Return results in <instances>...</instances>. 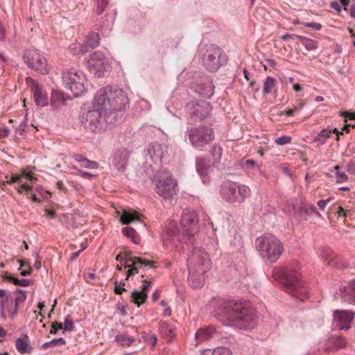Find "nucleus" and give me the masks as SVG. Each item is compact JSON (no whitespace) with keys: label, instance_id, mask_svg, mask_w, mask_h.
Instances as JSON below:
<instances>
[{"label":"nucleus","instance_id":"1","mask_svg":"<svg viewBox=\"0 0 355 355\" xmlns=\"http://www.w3.org/2000/svg\"><path fill=\"white\" fill-rule=\"evenodd\" d=\"M214 315L224 325L250 329L256 324L255 310L235 300H218Z\"/></svg>","mask_w":355,"mask_h":355},{"label":"nucleus","instance_id":"2","mask_svg":"<svg viewBox=\"0 0 355 355\" xmlns=\"http://www.w3.org/2000/svg\"><path fill=\"white\" fill-rule=\"evenodd\" d=\"M211 268L208 253L202 247H194L188 259L189 282L193 288H201L205 284V274Z\"/></svg>","mask_w":355,"mask_h":355},{"label":"nucleus","instance_id":"3","mask_svg":"<svg viewBox=\"0 0 355 355\" xmlns=\"http://www.w3.org/2000/svg\"><path fill=\"white\" fill-rule=\"evenodd\" d=\"M96 103L103 105L107 112L121 111L129 103V99L124 91L117 87L107 86L99 89L96 95Z\"/></svg>","mask_w":355,"mask_h":355},{"label":"nucleus","instance_id":"4","mask_svg":"<svg viewBox=\"0 0 355 355\" xmlns=\"http://www.w3.org/2000/svg\"><path fill=\"white\" fill-rule=\"evenodd\" d=\"M106 109H104L103 105L96 103V96H94L92 105L88 107L85 106L82 108L80 115V121L83 123L85 128L92 132H101L106 125L105 116Z\"/></svg>","mask_w":355,"mask_h":355},{"label":"nucleus","instance_id":"5","mask_svg":"<svg viewBox=\"0 0 355 355\" xmlns=\"http://www.w3.org/2000/svg\"><path fill=\"white\" fill-rule=\"evenodd\" d=\"M198 218L194 211L184 210L182 215L180 228L173 222L170 223L168 233L182 243H187L198 231Z\"/></svg>","mask_w":355,"mask_h":355},{"label":"nucleus","instance_id":"6","mask_svg":"<svg viewBox=\"0 0 355 355\" xmlns=\"http://www.w3.org/2000/svg\"><path fill=\"white\" fill-rule=\"evenodd\" d=\"M255 245L261 257L270 263L277 261L284 251V245L280 240L271 234H264L258 237Z\"/></svg>","mask_w":355,"mask_h":355},{"label":"nucleus","instance_id":"7","mask_svg":"<svg viewBox=\"0 0 355 355\" xmlns=\"http://www.w3.org/2000/svg\"><path fill=\"white\" fill-rule=\"evenodd\" d=\"M62 80L65 87L73 94L75 97L83 94L89 87L84 73L74 68L62 73Z\"/></svg>","mask_w":355,"mask_h":355},{"label":"nucleus","instance_id":"8","mask_svg":"<svg viewBox=\"0 0 355 355\" xmlns=\"http://www.w3.org/2000/svg\"><path fill=\"white\" fill-rule=\"evenodd\" d=\"M250 195V188L244 184L226 181L220 186L221 198L228 203H241Z\"/></svg>","mask_w":355,"mask_h":355},{"label":"nucleus","instance_id":"9","mask_svg":"<svg viewBox=\"0 0 355 355\" xmlns=\"http://www.w3.org/2000/svg\"><path fill=\"white\" fill-rule=\"evenodd\" d=\"M157 193L165 200L172 199L178 192V184L165 169L158 171L154 178Z\"/></svg>","mask_w":355,"mask_h":355},{"label":"nucleus","instance_id":"10","mask_svg":"<svg viewBox=\"0 0 355 355\" xmlns=\"http://www.w3.org/2000/svg\"><path fill=\"white\" fill-rule=\"evenodd\" d=\"M284 275V284L288 291L300 300H304L306 294V288L304 283L300 281V275L293 270H279Z\"/></svg>","mask_w":355,"mask_h":355},{"label":"nucleus","instance_id":"11","mask_svg":"<svg viewBox=\"0 0 355 355\" xmlns=\"http://www.w3.org/2000/svg\"><path fill=\"white\" fill-rule=\"evenodd\" d=\"M187 134L191 144L195 147H202L214 140L213 130L208 126L189 128Z\"/></svg>","mask_w":355,"mask_h":355},{"label":"nucleus","instance_id":"12","mask_svg":"<svg viewBox=\"0 0 355 355\" xmlns=\"http://www.w3.org/2000/svg\"><path fill=\"white\" fill-rule=\"evenodd\" d=\"M23 59L26 64L30 69L42 74L49 72L46 60L38 50H26L23 55Z\"/></svg>","mask_w":355,"mask_h":355},{"label":"nucleus","instance_id":"13","mask_svg":"<svg viewBox=\"0 0 355 355\" xmlns=\"http://www.w3.org/2000/svg\"><path fill=\"white\" fill-rule=\"evenodd\" d=\"M226 62V55L220 48L214 45L209 47L203 59L204 65L209 71H216Z\"/></svg>","mask_w":355,"mask_h":355},{"label":"nucleus","instance_id":"14","mask_svg":"<svg viewBox=\"0 0 355 355\" xmlns=\"http://www.w3.org/2000/svg\"><path fill=\"white\" fill-rule=\"evenodd\" d=\"M85 64L88 70L98 78L103 76L109 67L107 59L100 51H96L92 54L89 58L85 61Z\"/></svg>","mask_w":355,"mask_h":355},{"label":"nucleus","instance_id":"15","mask_svg":"<svg viewBox=\"0 0 355 355\" xmlns=\"http://www.w3.org/2000/svg\"><path fill=\"white\" fill-rule=\"evenodd\" d=\"M187 110L191 115H193L200 120L207 117L212 110L211 104L205 101H191L187 105Z\"/></svg>","mask_w":355,"mask_h":355},{"label":"nucleus","instance_id":"16","mask_svg":"<svg viewBox=\"0 0 355 355\" xmlns=\"http://www.w3.org/2000/svg\"><path fill=\"white\" fill-rule=\"evenodd\" d=\"M354 317L352 311L336 310L334 312V324L339 330L349 329Z\"/></svg>","mask_w":355,"mask_h":355},{"label":"nucleus","instance_id":"17","mask_svg":"<svg viewBox=\"0 0 355 355\" xmlns=\"http://www.w3.org/2000/svg\"><path fill=\"white\" fill-rule=\"evenodd\" d=\"M334 297L336 300L355 304V279L351 281L347 286L340 287Z\"/></svg>","mask_w":355,"mask_h":355},{"label":"nucleus","instance_id":"18","mask_svg":"<svg viewBox=\"0 0 355 355\" xmlns=\"http://www.w3.org/2000/svg\"><path fill=\"white\" fill-rule=\"evenodd\" d=\"M167 146L164 144L153 142L146 148V155L155 163L161 162L166 153Z\"/></svg>","mask_w":355,"mask_h":355},{"label":"nucleus","instance_id":"19","mask_svg":"<svg viewBox=\"0 0 355 355\" xmlns=\"http://www.w3.org/2000/svg\"><path fill=\"white\" fill-rule=\"evenodd\" d=\"M31 90L33 94L35 103L37 105L42 107L48 105V95L42 86H41L38 83L33 81L31 85Z\"/></svg>","mask_w":355,"mask_h":355},{"label":"nucleus","instance_id":"20","mask_svg":"<svg viewBox=\"0 0 355 355\" xmlns=\"http://www.w3.org/2000/svg\"><path fill=\"white\" fill-rule=\"evenodd\" d=\"M144 282L145 284L143 285L141 291L135 290L131 293V302L137 304V306H139L146 300L148 297L146 291L151 285V282L144 280Z\"/></svg>","mask_w":355,"mask_h":355},{"label":"nucleus","instance_id":"21","mask_svg":"<svg viewBox=\"0 0 355 355\" xmlns=\"http://www.w3.org/2000/svg\"><path fill=\"white\" fill-rule=\"evenodd\" d=\"M217 333L216 329L213 326L202 327L196 332L195 340L198 344L203 343L213 338Z\"/></svg>","mask_w":355,"mask_h":355},{"label":"nucleus","instance_id":"22","mask_svg":"<svg viewBox=\"0 0 355 355\" xmlns=\"http://www.w3.org/2000/svg\"><path fill=\"white\" fill-rule=\"evenodd\" d=\"M124 268H127L132 265H141V266H150L153 267V262L145 259L132 256L131 252H127L124 254Z\"/></svg>","mask_w":355,"mask_h":355},{"label":"nucleus","instance_id":"23","mask_svg":"<svg viewBox=\"0 0 355 355\" xmlns=\"http://www.w3.org/2000/svg\"><path fill=\"white\" fill-rule=\"evenodd\" d=\"M130 155V152L125 148L119 149L113 155V163L119 169H124Z\"/></svg>","mask_w":355,"mask_h":355},{"label":"nucleus","instance_id":"24","mask_svg":"<svg viewBox=\"0 0 355 355\" xmlns=\"http://www.w3.org/2000/svg\"><path fill=\"white\" fill-rule=\"evenodd\" d=\"M332 133H336V139L338 140L340 135L343 134V131H338L336 128L322 129L318 135L313 137V141L318 142L320 145H323Z\"/></svg>","mask_w":355,"mask_h":355},{"label":"nucleus","instance_id":"25","mask_svg":"<svg viewBox=\"0 0 355 355\" xmlns=\"http://www.w3.org/2000/svg\"><path fill=\"white\" fill-rule=\"evenodd\" d=\"M196 167L198 173L201 176L204 183L209 181L207 175L209 174V166L203 157H197L196 161Z\"/></svg>","mask_w":355,"mask_h":355},{"label":"nucleus","instance_id":"26","mask_svg":"<svg viewBox=\"0 0 355 355\" xmlns=\"http://www.w3.org/2000/svg\"><path fill=\"white\" fill-rule=\"evenodd\" d=\"M0 306L1 311V317L3 319L8 317L11 318L12 319L17 314V308H14L13 309H12L9 307L8 297H4L1 300Z\"/></svg>","mask_w":355,"mask_h":355},{"label":"nucleus","instance_id":"27","mask_svg":"<svg viewBox=\"0 0 355 355\" xmlns=\"http://www.w3.org/2000/svg\"><path fill=\"white\" fill-rule=\"evenodd\" d=\"M15 345L17 351L21 354H30L33 350V347L29 345V338L27 335L18 338L16 340Z\"/></svg>","mask_w":355,"mask_h":355},{"label":"nucleus","instance_id":"28","mask_svg":"<svg viewBox=\"0 0 355 355\" xmlns=\"http://www.w3.org/2000/svg\"><path fill=\"white\" fill-rule=\"evenodd\" d=\"M69 98V96L62 92L54 89L51 93V103L52 105L58 107L63 105Z\"/></svg>","mask_w":355,"mask_h":355},{"label":"nucleus","instance_id":"29","mask_svg":"<svg viewBox=\"0 0 355 355\" xmlns=\"http://www.w3.org/2000/svg\"><path fill=\"white\" fill-rule=\"evenodd\" d=\"M139 220V218L137 214L130 210L124 209L120 217V222L123 225H127Z\"/></svg>","mask_w":355,"mask_h":355},{"label":"nucleus","instance_id":"30","mask_svg":"<svg viewBox=\"0 0 355 355\" xmlns=\"http://www.w3.org/2000/svg\"><path fill=\"white\" fill-rule=\"evenodd\" d=\"M327 265L333 268L343 269L347 266V263L340 256L335 254L333 256V259L327 262Z\"/></svg>","mask_w":355,"mask_h":355},{"label":"nucleus","instance_id":"31","mask_svg":"<svg viewBox=\"0 0 355 355\" xmlns=\"http://www.w3.org/2000/svg\"><path fill=\"white\" fill-rule=\"evenodd\" d=\"M115 341L117 342L119 344L123 346H130L135 340L128 336L126 334L122 333L119 334L115 336Z\"/></svg>","mask_w":355,"mask_h":355},{"label":"nucleus","instance_id":"32","mask_svg":"<svg viewBox=\"0 0 355 355\" xmlns=\"http://www.w3.org/2000/svg\"><path fill=\"white\" fill-rule=\"evenodd\" d=\"M75 159L80 163L81 166L86 168L95 169L98 168L99 166L96 162L90 161L86 158H82L81 155H76Z\"/></svg>","mask_w":355,"mask_h":355},{"label":"nucleus","instance_id":"33","mask_svg":"<svg viewBox=\"0 0 355 355\" xmlns=\"http://www.w3.org/2000/svg\"><path fill=\"white\" fill-rule=\"evenodd\" d=\"M24 177L28 178L31 181L34 179L31 173L24 171L21 175H12L10 177L6 176V182L8 184L20 182Z\"/></svg>","mask_w":355,"mask_h":355},{"label":"nucleus","instance_id":"34","mask_svg":"<svg viewBox=\"0 0 355 355\" xmlns=\"http://www.w3.org/2000/svg\"><path fill=\"white\" fill-rule=\"evenodd\" d=\"M99 44V36L98 34L96 33H92L89 34L85 41V46L84 47H86L87 49L88 48H95Z\"/></svg>","mask_w":355,"mask_h":355},{"label":"nucleus","instance_id":"35","mask_svg":"<svg viewBox=\"0 0 355 355\" xmlns=\"http://www.w3.org/2000/svg\"><path fill=\"white\" fill-rule=\"evenodd\" d=\"M296 37L300 40L301 43L308 51H312L317 49L318 44L315 40L300 35Z\"/></svg>","mask_w":355,"mask_h":355},{"label":"nucleus","instance_id":"36","mask_svg":"<svg viewBox=\"0 0 355 355\" xmlns=\"http://www.w3.org/2000/svg\"><path fill=\"white\" fill-rule=\"evenodd\" d=\"M122 232L125 236L130 239L134 243H138L139 242L137 233L132 227H125L123 228Z\"/></svg>","mask_w":355,"mask_h":355},{"label":"nucleus","instance_id":"37","mask_svg":"<svg viewBox=\"0 0 355 355\" xmlns=\"http://www.w3.org/2000/svg\"><path fill=\"white\" fill-rule=\"evenodd\" d=\"M160 331L170 338H173L175 335V328L166 322H164L161 324Z\"/></svg>","mask_w":355,"mask_h":355},{"label":"nucleus","instance_id":"38","mask_svg":"<svg viewBox=\"0 0 355 355\" xmlns=\"http://www.w3.org/2000/svg\"><path fill=\"white\" fill-rule=\"evenodd\" d=\"M318 254L323 261L327 263L329 260L333 259V256L336 254L330 248L327 247L321 248L318 251Z\"/></svg>","mask_w":355,"mask_h":355},{"label":"nucleus","instance_id":"39","mask_svg":"<svg viewBox=\"0 0 355 355\" xmlns=\"http://www.w3.org/2000/svg\"><path fill=\"white\" fill-rule=\"evenodd\" d=\"M223 149L220 146L214 145L211 148V153L214 159V163L217 164L220 161Z\"/></svg>","mask_w":355,"mask_h":355},{"label":"nucleus","instance_id":"40","mask_svg":"<svg viewBox=\"0 0 355 355\" xmlns=\"http://www.w3.org/2000/svg\"><path fill=\"white\" fill-rule=\"evenodd\" d=\"M276 80L272 77H267L263 83V93L270 94L275 87Z\"/></svg>","mask_w":355,"mask_h":355},{"label":"nucleus","instance_id":"41","mask_svg":"<svg viewBox=\"0 0 355 355\" xmlns=\"http://www.w3.org/2000/svg\"><path fill=\"white\" fill-rule=\"evenodd\" d=\"M330 342L336 349L344 347L347 344L345 339L341 336L332 337L330 338Z\"/></svg>","mask_w":355,"mask_h":355},{"label":"nucleus","instance_id":"42","mask_svg":"<svg viewBox=\"0 0 355 355\" xmlns=\"http://www.w3.org/2000/svg\"><path fill=\"white\" fill-rule=\"evenodd\" d=\"M26 299V293L24 291L19 290L17 293V296L15 299V308H17V313L18 312L19 305L24 302Z\"/></svg>","mask_w":355,"mask_h":355},{"label":"nucleus","instance_id":"43","mask_svg":"<svg viewBox=\"0 0 355 355\" xmlns=\"http://www.w3.org/2000/svg\"><path fill=\"white\" fill-rule=\"evenodd\" d=\"M85 46L80 44H73L69 46V50L76 55L85 54L88 51V49Z\"/></svg>","mask_w":355,"mask_h":355},{"label":"nucleus","instance_id":"44","mask_svg":"<svg viewBox=\"0 0 355 355\" xmlns=\"http://www.w3.org/2000/svg\"><path fill=\"white\" fill-rule=\"evenodd\" d=\"M211 355H232V352L229 347H218L212 351Z\"/></svg>","mask_w":355,"mask_h":355},{"label":"nucleus","instance_id":"45","mask_svg":"<svg viewBox=\"0 0 355 355\" xmlns=\"http://www.w3.org/2000/svg\"><path fill=\"white\" fill-rule=\"evenodd\" d=\"M10 282H12L15 285H19L20 286H28L31 284V281L26 279H19L12 276L8 277Z\"/></svg>","mask_w":355,"mask_h":355},{"label":"nucleus","instance_id":"46","mask_svg":"<svg viewBox=\"0 0 355 355\" xmlns=\"http://www.w3.org/2000/svg\"><path fill=\"white\" fill-rule=\"evenodd\" d=\"M334 169L336 171V178L337 182L343 183L347 180V179H348L347 175L345 173L339 171V169H340L339 166H338V165L334 167Z\"/></svg>","mask_w":355,"mask_h":355},{"label":"nucleus","instance_id":"47","mask_svg":"<svg viewBox=\"0 0 355 355\" xmlns=\"http://www.w3.org/2000/svg\"><path fill=\"white\" fill-rule=\"evenodd\" d=\"M291 141V137L287 135H284L278 137L275 139V142L279 146H283L285 144H290Z\"/></svg>","mask_w":355,"mask_h":355},{"label":"nucleus","instance_id":"48","mask_svg":"<svg viewBox=\"0 0 355 355\" xmlns=\"http://www.w3.org/2000/svg\"><path fill=\"white\" fill-rule=\"evenodd\" d=\"M64 324V331H71L74 329L73 322L69 315L65 318Z\"/></svg>","mask_w":355,"mask_h":355},{"label":"nucleus","instance_id":"49","mask_svg":"<svg viewBox=\"0 0 355 355\" xmlns=\"http://www.w3.org/2000/svg\"><path fill=\"white\" fill-rule=\"evenodd\" d=\"M97 1V12L101 14L106 6L108 5L109 0H96Z\"/></svg>","mask_w":355,"mask_h":355},{"label":"nucleus","instance_id":"50","mask_svg":"<svg viewBox=\"0 0 355 355\" xmlns=\"http://www.w3.org/2000/svg\"><path fill=\"white\" fill-rule=\"evenodd\" d=\"M131 265L130 267H129V270L127 272L126 279H128L131 275H134L135 274H137L139 272V267H141V265Z\"/></svg>","mask_w":355,"mask_h":355},{"label":"nucleus","instance_id":"51","mask_svg":"<svg viewBox=\"0 0 355 355\" xmlns=\"http://www.w3.org/2000/svg\"><path fill=\"white\" fill-rule=\"evenodd\" d=\"M27 197L28 198H31L34 202H38L40 200L39 198L37 197V193L35 192L33 187H30L28 191L26 192Z\"/></svg>","mask_w":355,"mask_h":355},{"label":"nucleus","instance_id":"52","mask_svg":"<svg viewBox=\"0 0 355 355\" xmlns=\"http://www.w3.org/2000/svg\"><path fill=\"white\" fill-rule=\"evenodd\" d=\"M33 255L35 257V262L34 263V267L37 269V270H39L41 266H42V257H40L39 252L37 251L35 252Z\"/></svg>","mask_w":355,"mask_h":355},{"label":"nucleus","instance_id":"53","mask_svg":"<svg viewBox=\"0 0 355 355\" xmlns=\"http://www.w3.org/2000/svg\"><path fill=\"white\" fill-rule=\"evenodd\" d=\"M125 283L121 282L119 284H118L117 282H115V286H114V292L116 294H121L122 292L126 291L124 288Z\"/></svg>","mask_w":355,"mask_h":355},{"label":"nucleus","instance_id":"54","mask_svg":"<svg viewBox=\"0 0 355 355\" xmlns=\"http://www.w3.org/2000/svg\"><path fill=\"white\" fill-rule=\"evenodd\" d=\"M304 26L311 28L317 31H320L322 28V25L316 22H306L303 24Z\"/></svg>","mask_w":355,"mask_h":355},{"label":"nucleus","instance_id":"55","mask_svg":"<svg viewBox=\"0 0 355 355\" xmlns=\"http://www.w3.org/2000/svg\"><path fill=\"white\" fill-rule=\"evenodd\" d=\"M62 325L61 323H59L58 322H55L51 325V329L50 331V334H56L58 330L62 329Z\"/></svg>","mask_w":355,"mask_h":355},{"label":"nucleus","instance_id":"56","mask_svg":"<svg viewBox=\"0 0 355 355\" xmlns=\"http://www.w3.org/2000/svg\"><path fill=\"white\" fill-rule=\"evenodd\" d=\"M162 306L164 307V316H169L171 314V309L170 306H168L166 301L162 300L161 302Z\"/></svg>","mask_w":355,"mask_h":355},{"label":"nucleus","instance_id":"57","mask_svg":"<svg viewBox=\"0 0 355 355\" xmlns=\"http://www.w3.org/2000/svg\"><path fill=\"white\" fill-rule=\"evenodd\" d=\"M51 342L52 343L53 346H55L58 345H64L66 344L65 340L62 338L53 339V340H51Z\"/></svg>","mask_w":355,"mask_h":355},{"label":"nucleus","instance_id":"58","mask_svg":"<svg viewBox=\"0 0 355 355\" xmlns=\"http://www.w3.org/2000/svg\"><path fill=\"white\" fill-rule=\"evenodd\" d=\"M157 338L155 334H150L148 337L149 344L151 345L153 348H154L156 345Z\"/></svg>","mask_w":355,"mask_h":355},{"label":"nucleus","instance_id":"59","mask_svg":"<svg viewBox=\"0 0 355 355\" xmlns=\"http://www.w3.org/2000/svg\"><path fill=\"white\" fill-rule=\"evenodd\" d=\"M331 199V198H329L327 200H320L318 202L317 205L320 209H324L326 207L327 203L330 202Z\"/></svg>","mask_w":355,"mask_h":355},{"label":"nucleus","instance_id":"60","mask_svg":"<svg viewBox=\"0 0 355 355\" xmlns=\"http://www.w3.org/2000/svg\"><path fill=\"white\" fill-rule=\"evenodd\" d=\"M347 170L349 173L355 175V162H349L347 166Z\"/></svg>","mask_w":355,"mask_h":355},{"label":"nucleus","instance_id":"61","mask_svg":"<svg viewBox=\"0 0 355 355\" xmlns=\"http://www.w3.org/2000/svg\"><path fill=\"white\" fill-rule=\"evenodd\" d=\"M31 187L26 184V183H24V184H21L18 188H17V191L19 193H23L24 191H26V192L28 191V190Z\"/></svg>","mask_w":355,"mask_h":355},{"label":"nucleus","instance_id":"62","mask_svg":"<svg viewBox=\"0 0 355 355\" xmlns=\"http://www.w3.org/2000/svg\"><path fill=\"white\" fill-rule=\"evenodd\" d=\"M78 173L84 178H86V179H92V178L95 177L94 175H92L89 173H87V172H85V171H80V170H78Z\"/></svg>","mask_w":355,"mask_h":355},{"label":"nucleus","instance_id":"63","mask_svg":"<svg viewBox=\"0 0 355 355\" xmlns=\"http://www.w3.org/2000/svg\"><path fill=\"white\" fill-rule=\"evenodd\" d=\"M26 127V123L23 122L21 123L19 126L16 129V132L20 135H22L25 130Z\"/></svg>","mask_w":355,"mask_h":355},{"label":"nucleus","instance_id":"64","mask_svg":"<svg viewBox=\"0 0 355 355\" xmlns=\"http://www.w3.org/2000/svg\"><path fill=\"white\" fill-rule=\"evenodd\" d=\"M10 131L8 128L6 127L3 128H0V137H6L9 135Z\"/></svg>","mask_w":355,"mask_h":355}]
</instances>
